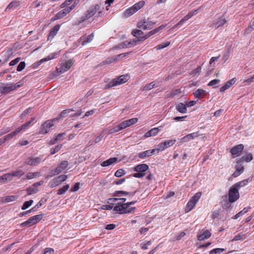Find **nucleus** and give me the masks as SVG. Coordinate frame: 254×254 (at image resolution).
Masks as SVG:
<instances>
[{"label":"nucleus","instance_id":"ea45409f","mask_svg":"<svg viewBox=\"0 0 254 254\" xmlns=\"http://www.w3.org/2000/svg\"><path fill=\"white\" fill-rule=\"evenodd\" d=\"M69 188V185H66L63 186L62 188L58 190L57 194L59 195H62L65 193Z\"/></svg>","mask_w":254,"mask_h":254},{"label":"nucleus","instance_id":"37998d69","mask_svg":"<svg viewBox=\"0 0 254 254\" xmlns=\"http://www.w3.org/2000/svg\"><path fill=\"white\" fill-rule=\"evenodd\" d=\"M18 196L16 195L6 196L4 198V201L6 202H10L16 200Z\"/></svg>","mask_w":254,"mask_h":254},{"label":"nucleus","instance_id":"39448f33","mask_svg":"<svg viewBox=\"0 0 254 254\" xmlns=\"http://www.w3.org/2000/svg\"><path fill=\"white\" fill-rule=\"evenodd\" d=\"M58 118H55L52 120H48L44 123L41 126L40 133L46 134L48 132L49 129L54 126V122H58Z\"/></svg>","mask_w":254,"mask_h":254},{"label":"nucleus","instance_id":"f8f14e48","mask_svg":"<svg viewBox=\"0 0 254 254\" xmlns=\"http://www.w3.org/2000/svg\"><path fill=\"white\" fill-rule=\"evenodd\" d=\"M176 141V139H171L166 140L164 142L160 143L158 145V150H163L166 148H167L171 146H172Z\"/></svg>","mask_w":254,"mask_h":254},{"label":"nucleus","instance_id":"69168bd1","mask_svg":"<svg viewBox=\"0 0 254 254\" xmlns=\"http://www.w3.org/2000/svg\"><path fill=\"white\" fill-rule=\"evenodd\" d=\"M62 146V144L58 145L56 146L55 147V148L51 149V154L52 155H53L55 153H56V152H58L60 150V149L61 148Z\"/></svg>","mask_w":254,"mask_h":254},{"label":"nucleus","instance_id":"0e129e2a","mask_svg":"<svg viewBox=\"0 0 254 254\" xmlns=\"http://www.w3.org/2000/svg\"><path fill=\"white\" fill-rule=\"evenodd\" d=\"M25 63L24 62H21L17 67V70L18 71H22L25 67Z\"/></svg>","mask_w":254,"mask_h":254},{"label":"nucleus","instance_id":"393cba45","mask_svg":"<svg viewBox=\"0 0 254 254\" xmlns=\"http://www.w3.org/2000/svg\"><path fill=\"white\" fill-rule=\"evenodd\" d=\"M207 92L202 89H198L193 92V94L196 98H202L206 94Z\"/></svg>","mask_w":254,"mask_h":254},{"label":"nucleus","instance_id":"a18cd8bd","mask_svg":"<svg viewBox=\"0 0 254 254\" xmlns=\"http://www.w3.org/2000/svg\"><path fill=\"white\" fill-rule=\"evenodd\" d=\"M11 173L13 177H18V178L24 174V172L22 170H18Z\"/></svg>","mask_w":254,"mask_h":254},{"label":"nucleus","instance_id":"a19ab883","mask_svg":"<svg viewBox=\"0 0 254 254\" xmlns=\"http://www.w3.org/2000/svg\"><path fill=\"white\" fill-rule=\"evenodd\" d=\"M61 183L58 180V179L56 178L51 180L49 183V186L50 188H54L57 186H58L59 185H60Z\"/></svg>","mask_w":254,"mask_h":254},{"label":"nucleus","instance_id":"864d4df0","mask_svg":"<svg viewBox=\"0 0 254 254\" xmlns=\"http://www.w3.org/2000/svg\"><path fill=\"white\" fill-rule=\"evenodd\" d=\"M65 134V132L61 133L58 134L56 136V137L54 139V140L53 141H52V140L50 141V142H51L50 144H53L55 143L58 140H62V137Z\"/></svg>","mask_w":254,"mask_h":254},{"label":"nucleus","instance_id":"5701e85b","mask_svg":"<svg viewBox=\"0 0 254 254\" xmlns=\"http://www.w3.org/2000/svg\"><path fill=\"white\" fill-rule=\"evenodd\" d=\"M236 80H236V78H233L232 79H231L230 80L227 81L225 84L224 85H223L220 88V89H219L220 92H224L227 89L229 88L231 85H232L233 84H234L236 82Z\"/></svg>","mask_w":254,"mask_h":254},{"label":"nucleus","instance_id":"c756f323","mask_svg":"<svg viewBox=\"0 0 254 254\" xmlns=\"http://www.w3.org/2000/svg\"><path fill=\"white\" fill-rule=\"evenodd\" d=\"M118 158L117 157L110 158L109 159L102 162L101 165L102 167L109 166L116 162Z\"/></svg>","mask_w":254,"mask_h":254},{"label":"nucleus","instance_id":"7c9ffc66","mask_svg":"<svg viewBox=\"0 0 254 254\" xmlns=\"http://www.w3.org/2000/svg\"><path fill=\"white\" fill-rule=\"evenodd\" d=\"M20 4L19 1L18 0H13L6 7L5 10L7 11L9 9H14L17 8Z\"/></svg>","mask_w":254,"mask_h":254},{"label":"nucleus","instance_id":"e2e57ef3","mask_svg":"<svg viewBox=\"0 0 254 254\" xmlns=\"http://www.w3.org/2000/svg\"><path fill=\"white\" fill-rule=\"evenodd\" d=\"M129 193V192L123 191V190H118L115 191L114 193V195L115 196H119L120 194H124V195H128Z\"/></svg>","mask_w":254,"mask_h":254},{"label":"nucleus","instance_id":"f257e3e1","mask_svg":"<svg viewBox=\"0 0 254 254\" xmlns=\"http://www.w3.org/2000/svg\"><path fill=\"white\" fill-rule=\"evenodd\" d=\"M135 202V201H133L127 203H118V205L114 207V211L119 212L120 214L129 213L135 208L133 207H130L129 206Z\"/></svg>","mask_w":254,"mask_h":254},{"label":"nucleus","instance_id":"412c9836","mask_svg":"<svg viewBox=\"0 0 254 254\" xmlns=\"http://www.w3.org/2000/svg\"><path fill=\"white\" fill-rule=\"evenodd\" d=\"M94 37V34L91 33L90 34L87 38L85 36H82L79 39L80 41L82 42L81 45L82 46H84L86 44L91 42Z\"/></svg>","mask_w":254,"mask_h":254},{"label":"nucleus","instance_id":"aec40b11","mask_svg":"<svg viewBox=\"0 0 254 254\" xmlns=\"http://www.w3.org/2000/svg\"><path fill=\"white\" fill-rule=\"evenodd\" d=\"M159 85V82L153 81L149 84H146L141 88L142 91L150 90L154 88L158 87Z\"/></svg>","mask_w":254,"mask_h":254},{"label":"nucleus","instance_id":"c9c22d12","mask_svg":"<svg viewBox=\"0 0 254 254\" xmlns=\"http://www.w3.org/2000/svg\"><path fill=\"white\" fill-rule=\"evenodd\" d=\"M34 224H36L34 221L33 219V218L32 217H30L27 221L22 223L20 224V226L21 227H30Z\"/></svg>","mask_w":254,"mask_h":254},{"label":"nucleus","instance_id":"cd10ccee","mask_svg":"<svg viewBox=\"0 0 254 254\" xmlns=\"http://www.w3.org/2000/svg\"><path fill=\"white\" fill-rule=\"evenodd\" d=\"M138 121L137 118H133L129 120H126L122 122L123 125L125 128L129 127L130 126L134 124Z\"/></svg>","mask_w":254,"mask_h":254},{"label":"nucleus","instance_id":"473e14b6","mask_svg":"<svg viewBox=\"0 0 254 254\" xmlns=\"http://www.w3.org/2000/svg\"><path fill=\"white\" fill-rule=\"evenodd\" d=\"M12 177V173L5 174L0 177V183H4L6 181H11Z\"/></svg>","mask_w":254,"mask_h":254},{"label":"nucleus","instance_id":"9b49d317","mask_svg":"<svg viewBox=\"0 0 254 254\" xmlns=\"http://www.w3.org/2000/svg\"><path fill=\"white\" fill-rule=\"evenodd\" d=\"M137 41L135 40L128 41H125L123 42H121L116 45L115 47V49H124L127 47H131L133 45L136 44Z\"/></svg>","mask_w":254,"mask_h":254},{"label":"nucleus","instance_id":"58836bf2","mask_svg":"<svg viewBox=\"0 0 254 254\" xmlns=\"http://www.w3.org/2000/svg\"><path fill=\"white\" fill-rule=\"evenodd\" d=\"M248 211V208H245L242 210L240 211L239 212H238L236 215L233 216L232 217V219H237L240 216H243L244 214H245Z\"/></svg>","mask_w":254,"mask_h":254},{"label":"nucleus","instance_id":"a878e982","mask_svg":"<svg viewBox=\"0 0 254 254\" xmlns=\"http://www.w3.org/2000/svg\"><path fill=\"white\" fill-rule=\"evenodd\" d=\"M125 129L122 123L110 129L108 131V134H113Z\"/></svg>","mask_w":254,"mask_h":254},{"label":"nucleus","instance_id":"6ab92c4d","mask_svg":"<svg viewBox=\"0 0 254 254\" xmlns=\"http://www.w3.org/2000/svg\"><path fill=\"white\" fill-rule=\"evenodd\" d=\"M148 169L149 167L147 164H141L135 166L133 170L136 172L144 173Z\"/></svg>","mask_w":254,"mask_h":254},{"label":"nucleus","instance_id":"dca6fc26","mask_svg":"<svg viewBox=\"0 0 254 254\" xmlns=\"http://www.w3.org/2000/svg\"><path fill=\"white\" fill-rule=\"evenodd\" d=\"M42 158L41 157H37L34 158H28L25 163L26 164L30 166H37L40 163Z\"/></svg>","mask_w":254,"mask_h":254},{"label":"nucleus","instance_id":"bb28decb","mask_svg":"<svg viewBox=\"0 0 254 254\" xmlns=\"http://www.w3.org/2000/svg\"><path fill=\"white\" fill-rule=\"evenodd\" d=\"M253 159V156L252 153H248L246 155L243 156L241 158L239 159L238 161L242 163V164L244 162H250Z\"/></svg>","mask_w":254,"mask_h":254},{"label":"nucleus","instance_id":"6e6552de","mask_svg":"<svg viewBox=\"0 0 254 254\" xmlns=\"http://www.w3.org/2000/svg\"><path fill=\"white\" fill-rule=\"evenodd\" d=\"M240 197L239 190L233 186L230 188L229 191V201L230 202L236 201Z\"/></svg>","mask_w":254,"mask_h":254},{"label":"nucleus","instance_id":"6e6d98bb","mask_svg":"<svg viewBox=\"0 0 254 254\" xmlns=\"http://www.w3.org/2000/svg\"><path fill=\"white\" fill-rule=\"evenodd\" d=\"M132 34L134 37L140 38V36L143 34V32L140 30L135 29L132 31Z\"/></svg>","mask_w":254,"mask_h":254},{"label":"nucleus","instance_id":"c85d7f7f","mask_svg":"<svg viewBox=\"0 0 254 254\" xmlns=\"http://www.w3.org/2000/svg\"><path fill=\"white\" fill-rule=\"evenodd\" d=\"M160 130V128L159 127H154L145 133L144 136L145 137L155 136L158 133Z\"/></svg>","mask_w":254,"mask_h":254},{"label":"nucleus","instance_id":"0eeeda50","mask_svg":"<svg viewBox=\"0 0 254 254\" xmlns=\"http://www.w3.org/2000/svg\"><path fill=\"white\" fill-rule=\"evenodd\" d=\"M68 165V163L67 161H62L55 169L50 171L49 177H51L60 174L67 167Z\"/></svg>","mask_w":254,"mask_h":254},{"label":"nucleus","instance_id":"4be33fe9","mask_svg":"<svg viewBox=\"0 0 254 254\" xmlns=\"http://www.w3.org/2000/svg\"><path fill=\"white\" fill-rule=\"evenodd\" d=\"M226 23V20L225 18L220 17L214 21L213 23L210 26V27L215 26L216 28H218L220 26H223Z\"/></svg>","mask_w":254,"mask_h":254},{"label":"nucleus","instance_id":"b1692460","mask_svg":"<svg viewBox=\"0 0 254 254\" xmlns=\"http://www.w3.org/2000/svg\"><path fill=\"white\" fill-rule=\"evenodd\" d=\"M60 26L56 25L50 31L48 36V40L52 39L57 34L60 29Z\"/></svg>","mask_w":254,"mask_h":254},{"label":"nucleus","instance_id":"f03ea898","mask_svg":"<svg viewBox=\"0 0 254 254\" xmlns=\"http://www.w3.org/2000/svg\"><path fill=\"white\" fill-rule=\"evenodd\" d=\"M100 6L97 4H96L90 6L86 11V13H84V15L80 17L78 19V24L81 23L84 21L88 20L90 18L92 17L93 15L95 14V13L97 12Z\"/></svg>","mask_w":254,"mask_h":254},{"label":"nucleus","instance_id":"4c0bfd02","mask_svg":"<svg viewBox=\"0 0 254 254\" xmlns=\"http://www.w3.org/2000/svg\"><path fill=\"white\" fill-rule=\"evenodd\" d=\"M247 237L245 234L243 233H239L238 235L235 236L232 239V241H237L238 240H243Z\"/></svg>","mask_w":254,"mask_h":254},{"label":"nucleus","instance_id":"1a4fd4ad","mask_svg":"<svg viewBox=\"0 0 254 254\" xmlns=\"http://www.w3.org/2000/svg\"><path fill=\"white\" fill-rule=\"evenodd\" d=\"M14 90L12 83H0V93L2 95H6Z\"/></svg>","mask_w":254,"mask_h":254},{"label":"nucleus","instance_id":"a211bd4d","mask_svg":"<svg viewBox=\"0 0 254 254\" xmlns=\"http://www.w3.org/2000/svg\"><path fill=\"white\" fill-rule=\"evenodd\" d=\"M211 236L210 232L207 230H202L201 234L197 236V239L199 241H203L209 238Z\"/></svg>","mask_w":254,"mask_h":254},{"label":"nucleus","instance_id":"ddd939ff","mask_svg":"<svg viewBox=\"0 0 254 254\" xmlns=\"http://www.w3.org/2000/svg\"><path fill=\"white\" fill-rule=\"evenodd\" d=\"M70 8L68 7H64V9L60 11L58 13H57L52 18V21H55L56 20L60 19L64 16H65L67 14L69 13L70 12Z\"/></svg>","mask_w":254,"mask_h":254},{"label":"nucleus","instance_id":"4468645a","mask_svg":"<svg viewBox=\"0 0 254 254\" xmlns=\"http://www.w3.org/2000/svg\"><path fill=\"white\" fill-rule=\"evenodd\" d=\"M235 167L236 171L232 175V176L234 178L237 177L241 175L243 172L244 169V167L243 164L240 163L238 161H237V164Z\"/></svg>","mask_w":254,"mask_h":254},{"label":"nucleus","instance_id":"603ef678","mask_svg":"<svg viewBox=\"0 0 254 254\" xmlns=\"http://www.w3.org/2000/svg\"><path fill=\"white\" fill-rule=\"evenodd\" d=\"M117 61V57L115 56L112 57L107 58L104 62V64H110L113 62Z\"/></svg>","mask_w":254,"mask_h":254},{"label":"nucleus","instance_id":"774afa93","mask_svg":"<svg viewBox=\"0 0 254 254\" xmlns=\"http://www.w3.org/2000/svg\"><path fill=\"white\" fill-rule=\"evenodd\" d=\"M252 30H254V21L250 23V26L246 29V32L250 33Z\"/></svg>","mask_w":254,"mask_h":254},{"label":"nucleus","instance_id":"72a5a7b5","mask_svg":"<svg viewBox=\"0 0 254 254\" xmlns=\"http://www.w3.org/2000/svg\"><path fill=\"white\" fill-rule=\"evenodd\" d=\"M144 30L151 29L153 28L154 25L156 24V22H153L149 20L148 19L147 20H144Z\"/></svg>","mask_w":254,"mask_h":254},{"label":"nucleus","instance_id":"2eb2a0df","mask_svg":"<svg viewBox=\"0 0 254 254\" xmlns=\"http://www.w3.org/2000/svg\"><path fill=\"white\" fill-rule=\"evenodd\" d=\"M244 149V145L242 144H238L233 147L230 150V152L233 156L236 157L239 153L242 152Z\"/></svg>","mask_w":254,"mask_h":254},{"label":"nucleus","instance_id":"f704fd0d","mask_svg":"<svg viewBox=\"0 0 254 254\" xmlns=\"http://www.w3.org/2000/svg\"><path fill=\"white\" fill-rule=\"evenodd\" d=\"M197 136V133L193 132L185 136L182 138V141L186 142Z\"/></svg>","mask_w":254,"mask_h":254},{"label":"nucleus","instance_id":"680f3d73","mask_svg":"<svg viewBox=\"0 0 254 254\" xmlns=\"http://www.w3.org/2000/svg\"><path fill=\"white\" fill-rule=\"evenodd\" d=\"M71 111V110L67 109V110H64L63 111L61 114L59 115V117L58 118L59 120L60 118H64L66 117V115L70 113V112ZM72 111H73L72 110Z\"/></svg>","mask_w":254,"mask_h":254},{"label":"nucleus","instance_id":"9d476101","mask_svg":"<svg viewBox=\"0 0 254 254\" xmlns=\"http://www.w3.org/2000/svg\"><path fill=\"white\" fill-rule=\"evenodd\" d=\"M46 201V198H42L41 199V200H40V201L34 207H32V208L31 209L29 210H27L26 211L20 213L19 214V216L20 217H23L25 215L28 214L30 213L31 212H33V211H36L38 208H39V207L42 206L43 204V203H44Z\"/></svg>","mask_w":254,"mask_h":254},{"label":"nucleus","instance_id":"c03bdc74","mask_svg":"<svg viewBox=\"0 0 254 254\" xmlns=\"http://www.w3.org/2000/svg\"><path fill=\"white\" fill-rule=\"evenodd\" d=\"M38 189L32 185L31 187H29L27 189L26 191L28 195H31L36 193L38 192Z\"/></svg>","mask_w":254,"mask_h":254},{"label":"nucleus","instance_id":"e433bc0d","mask_svg":"<svg viewBox=\"0 0 254 254\" xmlns=\"http://www.w3.org/2000/svg\"><path fill=\"white\" fill-rule=\"evenodd\" d=\"M136 12L133 6H131L127 9L124 12V16L126 17H129Z\"/></svg>","mask_w":254,"mask_h":254},{"label":"nucleus","instance_id":"2f4dec72","mask_svg":"<svg viewBox=\"0 0 254 254\" xmlns=\"http://www.w3.org/2000/svg\"><path fill=\"white\" fill-rule=\"evenodd\" d=\"M176 109L179 112L185 114L187 112V106L185 104H183L182 103H179L176 106Z\"/></svg>","mask_w":254,"mask_h":254},{"label":"nucleus","instance_id":"8fccbe9b","mask_svg":"<svg viewBox=\"0 0 254 254\" xmlns=\"http://www.w3.org/2000/svg\"><path fill=\"white\" fill-rule=\"evenodd\" d=\"M248 183V180H245L239 182L238 183H236L233 186L236 188H237L238 190L240 189L241 187L245 186Z\"/></svg>","mask_w":254,"mask_h":254},{"label":"nucleus","instance_id":"423d86ee","mask_svg":"<svg viewBox=\"0 0 254 254\" xmlns=\"http://www.w3.org/2000/svg\"><path fill=\"white\" fill-rule=\"evenodd\" d=\"M201 195V192H198L196 193H195L192 198L190 199V200L188 202L186 208V211L187 212H189L192 210L193 208L196 205L197 202L198 201V199L200 198Z\"/></svg>","mask_w":254,"mask_h":254},{"label":"nucleus","instance_id":"052dcab7","mask_svg":"<svg viewBox=\"0 0 254 254\" xmlns=\"http://www.w3.org/2000/svg\"><path fill=\"white\" fill-rule=\"evenodd\" d=\"M126 174L125 171L123 169L118 170L115 173V176L117 177H121Z\"/></svg>","mask_w":254,"mask_h":254},{"label":"nucleus","instance_id":"338daca9","mask_svg":"<svg viewBox=\"0 0 254 254\" xmlns=\"http://www.w3.org/2000/svg\"><path fill=\"white\" fill-rule=\"evenodd\" d=\"M38 174V172H36V173L30 172L26 174V178L27 179H31L34 178L35 177L37 176Z\"/></svg>","mask_w":254,"mask_h":254},{"label":"nucleus","instance_id":"4d7b16f0","mask_svg":"<svg viewBox=\"0 0 254 254\" xmlns=\"http://www.w3.org/2000/svg\"><path fill=\"white\" fill-rule=\"evenodd\" d=\"M157 32L155 31V29L150 31L148 33H147L145 35L143 36L142 37H140V39L142 40H145L151 36L156 34Z\"/></svg>","mask_w":254,"mask_h":254},{"label":"nucleus","instance_id":"f3484780","mask_svg":"<svg viewBox=\"0 0 254 254\" xmlns=\"http://www.w3.org/2000/svg\"><path fill=\"white\" fill-rule=\"evenodd\" d=\"M156 151V149H153L151 150H147L145 151L140 152L138 154V156L139 158L144 159L146 157H149L153 155Z\"/></svg>","mask_w":254,"mask_h":254},{"label":"nucleus","instance_id":"5fc2aeb1","mask_svg":"<svg viewBox=\"0 0 254 254\" xmlns=\"http://www.w3.org/2000/svg\"><path fill=\"white\" fill-rule=\"evenodd\" d=\"M188 20L185 16L183 19H182L177 24L175 25L173 27L174 29H178L186 21Z\"/></svg>","mask_w":254,"mask_h":254},{"label":"nucleus","instance_id":"09e8293b","mask_svg":"<svg viewBox=\"0 0 254 254\" xmlns=\"http://www.w3.org/2000/svg\"><path fill=\"white\" fill-rule=\"evenodd\" d=\"M200 8H201V7H200L199 8H197L196 9L193 10L190 12L187 15L185 16L186 19H187L188 20L192 16H193V15H195L198 12V11H199V10Z\"/></svg>","mask_w":254,"mask_h":254},{"label":"nucleus","instance_id":"13d9d810","mask_svg":"<svg viewBox=\"0 0 254 254\" xmlns=\"http://www.w3.org/2000/svg\"><path fill=\"white\" fill-rule=\"evenodd\" d=\"M44 214L42 213L40 214L36 215L35 216H32L33 220L34 221L35 223L37 224L38 222H39L42 218L44 216Z\"/></svg>","mask_w":254,"mask_h":254},{"label":"nucleus","instance_id":"de8ad7c7","mask_svg":"<svg viewBox=\"0 0 254 254\" xmlns=\"http://www.w3.org/2000/svg\"><path fill=\"white\" fill-rule=\"evenodd\" d=\"M33 203V200L31 199L24 202L23 205L21 206L22 210H25L30 207Z\"/></svg>","mask_w":254,"mask_h":254},{"label":"nucleus","instance_id":"49530a36","mask_svg":"<svg viewBox=\"0 0 254 254\" xmlns=\"http://www.w3.org/2000/svg\"><path fill=\"white\" fill-rule=\"evenodd\" d=\"M170 44V42L169 41L164 42L163 43L159 44L157 46H156L154 49H156L157 50H160L163 48H165L168 46Z\"/></svg>","mask_w":254,"mask_h":254},{"label":"nucleus","instance_id":"20e7f679","mask_svg":"<svg viewBox=\"0 0 254 254\" xmlns=\"http://www.w3.org/2000/svg\"><path fill=\"white\" fill-rule=\"evenodd\" d=\"M127 76L123 75L118 78L113 79L105 87V89H108L113 87L125 83L127 80Z\"/></svg>","mask_w":254,"mask_h":254},{"label":"nucleus","instance_id":"7ed1b4c3","mask_svg":"<svg viewBox=\"0 0 254 254\" xmlns=\"http://www.w3.org/2000/svg\"><path fill=\"white\" fill-rule=\"evenodd\" d=\"M73 61L71 60L66 61L64 64L62 65L60 67L57 68L56 71H55L50 75V78L52 79L54 77L57 76L60 74L67 71L71 67Z\"/></svg>","mask_w":254,"mask_h":254},{"label":"nucleus","instance_id":"3c124183","mask_svg":"<svg viewBox=\"0 0 254 254\" xmlns=\"http://www.w3.org/2000/svg\"><path fill=\"white\" fill-rule=\"evenodd\" d=\"M225 251V249L216 248L210 251L209 254H219Z\"/></svg>","mask_w":254,"mask_h":254},{"label":"nucleus","instance_id":"bf43d9fd","mask_svg":"<svg viewBox=\"0 0 254 254\" xmlns=\"http://www.w3.org/2000/svg\"><path fill=\"white\" fill-rule=\"evenodd\" d=\"M73 0H66L64 2H63L61 5V7L63 8L64 7H67L70 6L69 5L72 4V1Z\"/></svg>","mask_w":254,"mask_h":254},{"label":"nucleus","instance_id":"79ce46f5","mask_svg":"<svg viewBox=\"0 0 254 254\" xmlns=\"http://www.w3.org/2000/svg\"><path fill=\"white\" fill-rule=\"evenodd\" d=\"M145 4V2L143 0L139 1V2L135 3L133 6V8L135 9V10L136 11L140 9L141 7H142Z\"/></svg>","mask_w":254,"mask_h":254}]
</instances>
